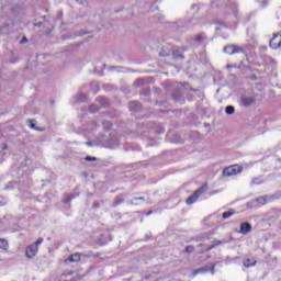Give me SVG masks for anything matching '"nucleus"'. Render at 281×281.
Returning <instances> with one entry per match:
<instances>
[{"label":"nucleus","mask_w":281,"mask_h":281,"mask_svg":"<svg viewBox=\"0 0 281 281\" xmlns=\"http://www.w3.org/2000/svg\"><path fill=\"white\" fill-rule=\"evenodd\" d=\"M86 145H87V146H93V143L87 142Z\"/></svg>","instance_id":"obj_38"},{"label":"nucleus","mask_w":281,"mask_h":281,"mask_svg":"<svg viewBox=\"0 0 281 281\" xmlns=\"http://www.w3.org/2000/svg\"><path fill=\"white\" fill-rule=\"evenodd\" d=\"M224 54H228V56H234V54H245V48L239 45L228 44L224 46Z\"/></svg>","instance_id":"obj_2"},{"label":"nucleus","mask_w":281,"mask_h":281,"mask_svg":"<svg viewBox=\"0 0 281 281\" xmlns=\"http://www.w3.org/2000/svg\"><path fill=\"white\" fill-rule=\"evenodd\" d=\"M98 111H100V108H98V105L92 104L89 106V113H98Z\"/></svg>","instance_id":"obj_20"},{"label":"nucleus","mask_w":281,"mask_h":281,"mask_svg":"<svg viewBox=\"0 0 281 281\" xmlns=\"http://www.w3.org/2000/svg\"><path fill=\"white\" fill-rule=\"evenodd\" d=\"M235 112H236V109L234 108V105H227L225 108L226 115H234Z\"/></svg>","instance_id":"obj_16"},{"label":"nucleus","mask_w":281,"mask_h":281,"mask_svg":"<svg viewBox=\"0 0 281 281\" xmlns=\"http://www.w3.org/2000/svg\"><path fill=\"white\" fill-rule=\"evenodd\" d=\"M227 69H232V65H227Z\"/></svg>","instance_id":"obj_42"},{"label":"nucleus","mask_w":281,"mask_h":281,"mask_svg":"<svg viewBox=\"0 0 281 281\" xmlns=\"http://www.w3.org/2000/svg\"><path fill=\"white\" fill-rule=\"evenodd\" d=\"M269 5V0H263L261 3V8H267Z\"/></svg>","instance_id":"obj_32"},{"label":"nucleus","mask_w":281,"mask_h":281,"mask_svg":"<svg viewBox=\"0 0 281 281\" xmlns=\"http://www.w3.org/2000/svg\"><path fill=\"white\" fill-rule=\"evenodd\" d=\"M97 102H99V104H101V106H109V99H106L105 97H99L97 98Z\"/></svg>","instance_id":"obj_14"},{"label":"nucleus","mask_w":281,"mask_h":281,"mask_svg":"<svg viewBox=\"0 0 281 281\" xmlns=\"http://www.w3.org/2000/svg\"><path fill=\"white\" fill-rule=\"evenodd\" d=\"M159 56H161L162 58H165L166 56H169V54L162 50V52L159 53Z\"/></svg>","instance_id":"obj_33"},{"label":"nucleus","mask_w":281,"mask_h":281,"mask_svg":"<svg viewBox=\"0 0 281 281\" xmlns=\"http://www.w3.org/2000/svg\"><path fill=\"white\" fill-rule=\"evenodd\" d=\"M172 58L173 60H183V54L179 53V50H173Z\"/></svg>","instance_id":"obj_15"},{"label":"nucleus","mask_w":281,"mask_h":281,"mask_svg":"<svg viewBox=\"0 0 281 281\" xmlns=\"http://www.w3.org/2000/svg\"><path fill=\"white\" fill-rule=\"evenodd\" d=\"M128 205H137V203H135L133 201H128Z\"/></svg>","instance_id":"obj_37"},{"label":"nucleus","mask_w":281,"mask_h":281,"mask_svg":"<svg viewBox=\"0 0 281 281\" xmlns=\"http://www.w3.org/2000/svg\"><path fill=\"white\" fill-rule=\"evenodd\" d=\"M150 214H153V211H149V212L147 213V216H150Z\"/></svg>","instance_id":"obj_41"},{"label":"nucleus","mask_w":281,"mask_h":281,"mask_svg":"<svg viewBox=\"0 0 281 281\" xmlns=\"http://www.w3.org/2000/svg\"><path fill=\"white\" fill-rule=\"evenodd\" d=\"M140 85H142V79H138V80L135 81L136 87H139Z\"/></svg>","instance_id":"obj_34"},{"label":"nucleus","mask_w":281,"mask_h":281,"mask_svg":"<svg viewBox=\"0 0 281 281\" xmlns=\"http://www.w3.org/2000/svg\"><path fill=\"white\" fill-rule=\"evenodd\" d=\"M186 251L187 254H192V251H194V246H187Z\"/></svg>","instance_id":"obj_28"},{"label":"nucleus","mask_w":281,"mask_h":281,"mask_svg":"<svg viewBox=\"0 0 281 281\" xmlns=\"http://www.w3.org/2000/svg\"><path fill=\"white\" fill-rule=\"evenodd\" d=\"M31 128H34V124H31Z\"/></svg>","instance_id":"obj_44"},{"label":"nucleus","mask_w":281,"mask_h":281,"mask_svg":"<svg viewBox=\"0 0 281 281\" xmlns=\"http://www.w3.org/2000/svg\"><path fill=\"white\" fill-rule=\"evenodd\" d=\"M240 172H243V167H240L238 165H233L223 170V176L224 177H234L236 175H240Z\"/></svg>","instance_id":"obj_3"},{"label":"nucleus","mask_w":281,"mask_h":281,"mask_svg":"<svg viewBox=\"0 0 281 281\" xmlns=\"http://www.w3.org/2000/svg\"><path fill=\"white\" fill-rule=\"evenodd\" d=\"M95 128H98V124H97L95 122H92V123L89 125L88 131H89V132L95 131Z\"/></svg>","instance_id":"obj_25"},{"label":"nucleus","mask_w":281,"mask_h":281,"mask_svg":"<svg viewBox=\"0 0 281 281\" xmlns=\"http://www.w3.org/2000/svg\"><path fill=\"white\" fill-rule=\"evenodd\" d=\"M37 252H38V247H36V245L32 244L26 247V250H25L26 258H34V256H36Z\"/></svg>","instance_id":"obj_9"},{"label":"nucleus","mask_w":281,"mask_h":281,"mask_svg":"<svg viewBox=\"0 0 281 281\" xmlns=\"http://www.w3.org/2000/svg\"><path fill=\"white\" fill-rule=\"evenodd\" d=\"M260 183H262V180H260V178H254L251 180V186H260Z\"/></svg>","instance_id":"obj_22"},{"label":"nucleus","mask_w":281,"mask_h":281,"mask_svg":"<svg viewBox=\"0 0 281 281\" xmlns=\"http://www.w3.org/2000/svg\"><path fill=\"white\" fill-rule=\"evenodd\" d=\"M86 100H87V94L79 93V102H86Z\"/></svg>","instance_id":"obj_26"},{"label":"nucleus","mask_w":281,"mask_h":281,"mask_svg":"<svg viewBox=\"0 0 281 281\" xmlns=\"http://www.w3.org/2000/svg\"><path fill=\"white\" fill-rule=\"evenodd\" d=\"M93 252L92 251H88L86 254H79V252H75L72 255H70L67 259L68 262H80V258H92Z\"/></svg>","instance_id":"obj_4"},{"label":"nucleus","mask_w":281,"mask_h":281,"mask_svg":"<svg viewBox=\"0 0 281 281\" xmlns=\"http://www.w3.org/2000/svg\"><path fill=\"white\" fill-rule=\"evenodd\" d=\"M155 273H156V272H151V273H149V274H146V276H145V279H146V280H153V278H155Z\"/></svg>","instance_id":"obj_29"},{"label":"nucleus","mask_w":281,"mask_h":281,"mask_svg":"<svg viewBox=\"0 0 281 281\" xmlns=\"http://www.w3.org/2000/svg\"><path fill=\"white\" fill-rule=\"evenodd\" d=\"M134 201H145L144 196L134 198Z\"/></svg>","instance_id":"obj_35"},{"label":"nucleus","mask_w":281,"mask_h":281,"mask_svg":"<svg viewBox=\"0 0 281 281\" xmlns=\"http://www.w3.org/2000/svg\"><path fill=\"white\" fill-rule=\"evenodd\" d=\"M269 46L271 49H280L281 47V35L274 34L273 37L270 40Z\"/></svg>","instance_id":"obj_8"},{"label":"nucleus","mask_w":281,"mask_h":281,"mask_svg":"<svg viewBox=\"0 0 281 281\" xmlns=\"http://www.w3.org/2000/svg\"><path fill=\"white\" fill-rule=\"evenodd\" d=\"M251 232V224L244 222L240 224L239 234H243L244 236L249 234Z\"/></svg>","instance_id":"obj_10"},{"label":"nucleus","mask_w":281,"mask_h":281,"mask_svg":"<svg viewBox=\"0 0 281 281\" xmlns=\"http://www.w3.org/2000/svg\"><path fill=\"white\" fill-rule=\"evenodd\" d=\"M43 237H40L33 245H36V247H38V245H43Z\"/></svg>","instance_id":"obj_31"},{"label":"nucleus","mask_w":281,"mask_h":281,"mask_svg":"<svg viewBox=\"0 0 281 281\" xmlns=\"http://www.w3.org/2000/svg\"><path fill=\"white\" fill-rule=\"evenodd\" d=\"M112 126H113V124H111V122H109V121L103 122V127L105 128V131H109Z\"/></svg>","instance_id":"obj_24"},{"label":"nucleus","mask_w":281,"mask_h":281,"mask_svg":"<svg viewBox=\"0 0 281 281\" xmlns=\"http://www.w3.org/2000/svg\"><path fill=\"white\" fill-rule=\"evenodd\" d=\"M41 25H42V23L38 22V23L35 24V27H41Z\"/></svg>","instance_id":"obj_39"},{"label":"nucleus","mask_w":281,"mask_h":281,"mask_svg":"<svg viewBox=\"0 0 281 281\" xmlns=\"http://www.w3.org/2000/svg\"><path fill=\"white\" fill-rule=\"evenodd\" d=\"M257 203L265 205L267 203V196H261L257 199Z\"/></svg>","instance_id":"obj_23"},{"label":"nucleus","mask_w":281,"mask_h":281,"mask_svg":"<svg viewBox=\"0 0 281 281\" xmlns=\"http://www.w3.org/2000/svg\"><path fill=\"white\" fill-rule=\"evenodd\" d=\"M5 148H8V145H7V144L3 145V150H5Z\"/></svg>","instance_id":"obj_40"},{"label":"nucleus","mask_w":281,"mask_h":281,"mask_svg":"<svg viewBox=\"0 0 281 281\" xmlns=\"http://www.w3.org/2000/svg\"><path fill=\"white\" fill-rule=\"evenodd\" d=\"M8 247H9L8 240H5V239H0V249L7 250Z\"/></svg>","instance_id":"obj_19"},{"label":"nucleus","mask_w":281,"mask_h":281,"mask_svg":"<svg viewBox=\"0 0 281 281\" xmlns=\"http://www.w3.org/2000/svg\"><path fill=\"white\" fill-rule=\"evenodd\" d=\"M21 43H27V37H23Z\"/></svg>","instance_id":"obj_36"},{"label":"nucleus","mask_w":281,"mask_h":281,"mask_svg":"<svg viewBox=\"0 0 281 281\" xmlns=\"http://www.w3.org/2000/svg\"><path fill=\"white\" fill-rule=\"evenodd\" d=\"M128 109L130 111H139V109H142V103H139L138 101H132L128 104Z\"/></svg>","instance_id":"obj_12"},{"label":"nucleus","mask_w":281,"mask_h":281,"mask_svg":"<svg viewBox=\"0 0 281 281\" xmlns=\"http://www.w3.org/2000/svg\"><path fill=\"white\" fill-rule=\"evenodd\" d=\"M121 203H124V199L117 196L114 199V203L112 204V206L117 207V205H121Z\"/></svg>","instance_id":"obj_18"},{"label":"nucleus","mask_w":281,"mask_h":281,"mask_svg":"<svg viewBox=\"0 0 281 281\" xmlns=\"http://www.w3.org/2000/svg\"><path fill=\"white\" fill-rule=\"evenodd\" d=\"M207 41V36L205 34H198L194 38V43L196 45H203Z\"/></svg>","instance_id":"obj_11"},{"label":"nucleus","mask_w":281,"mask_h":281,"mask_svg":"<svg viewBox=\"0 0 281 281\" xmlns=\"http://www.w3.org/2000/svg\"><path fill=\"white\" fill-rule=\"evenodd\" d=\"M217 245H221V241H217L214 245L207 246L206 248H204L202 251H212V249H214V247H217Z\"/></svg>","instance_id":"obj_21"},{"label":"nucleus","mask_w":281,"mask_h":281,"mask_svg":"<svg viewBox=\"0 0 281 281\" xmlns=\"http://www.w3.org/2000/svg\"><path fill=\"white\" fill-rule=\"evenodd\" d=\"M256 259L255 258H248L244 260V267H246L247 269L249 267H256Z\"/></svg>","instance_id":"obj_13"},{"label":"nucleus","mask_w":281,"mask_h":281,"mask_svg":"<svg viewBox=\"0 0 281 281\" xmlns=\"http://www.w3.org/2000/svg\"><path fill=\"white\" fill-rule=\"evenodd\" d=\"M72 199H76V196L74 195H67L66 199H65V203H69Z\"/></svg>","instance_id":"obj_30"},{"label":"nucleus","mask_w":281,"mask_h":281,"mask_svg":"<svg viewBox=\"0 0 281 281\" xmlns=\"http://www.w3.org/2000/svg\"><path fill=\"white\" fill-rule=\"evenodd\" d=\"M216 268V263H214L212 267H202L196 270H194L191 276L194 278V276H199V273H207L209 271L214 276V269Z\"/></svg>","instance_id":"obj_7"},{"label":"nucleus","mask_w":281,"mask_h":281,"mask_svg":"<svg viewBox=\"0 0 281 281\" xmlns=\"http://www.w3.org/2000/svg\"><path fill=\"white\" fill-rule=\"evenodd\" d=\"M85 159L86 161H98V158L93 156H87Z\"/></svg>","instance_id":"obj_27"},{"label":"nucleus","mask_w":281,"mask_h":281,"mask_svg":"<svg viewBox=\"0 0 281 281\" xmlns=\"http://www.w3.org/2000/svg\"><path fill=\"white\" fill-rule=\"evenodd\" d=\"M234 214H236V212H235L234 210H231V211H228V212H224V213L222 214V217H223L224 220H227V218H231V216H234Z\"/></svg>","instance_id":"obj_17"},{"label":"nucleus","mask_w":281,"mask_h":281,"mask_svg":"<svg viewBox=\"0 0 281 281\" xmlns=\"http://www.w3.org/2000/svg\"><path fill=\"white\" fill-rule=\"evenodd\" d=\"M71 273H72L71 271H70V272H67V276H71Z\"/></svg>","instance_id":"obj_43"},{"label":"nucleus","mask_w":281,"mask_h":281,"mask_svg":"<svg viewBox=\"0 0 281 281\" xmlns=\"http://www.w3.org/2000/svg\"><path fill=\"white\" fill-rule=\"evenodd\" d=\"M256 104V97L251 95H243L240 98V105L249 109V106H254Z\"/></svg>","instance_id":"obj_5"},{"label":"nucleus","mask_w":281,"mask_h":281,"mask_svg":"<svg viewBox=\"0 0 281 281\" xmlns=\"http://www.w3.org/2000/svg\"><path fill=\"white\" fill-rule=\"evenodd\" d=\"M212 8H226L233 12L234 16H238V4L234 0H211Z\"/></svg>","instance_id":"obj_1"},{"label":"nucleus","mask_w":281,"mask_h":281,"mask_svg":"<svg viewBox=\"0 0 281 281\" xmlns=\"http://www.w3.org/2000/svg\"><path fill=\"white\" fill-rule=\"evenodd\" d=\"M205 192V187H202L201 189H198L193 195L189 196L186 201L187 205H192V203H196V200L201 194Z\"/></svg>","instance_id":"obj_6"}]
</instances>
